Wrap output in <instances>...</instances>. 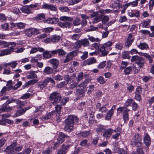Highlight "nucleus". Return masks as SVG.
<instances>
[{
  "label": "nucleus",
  "instance_id": "obj_11",
  "mask_svg": "<svg viewBox=\"0 0 154 154\" xmlns=\"http://www.w3.org/2000/svg\"><path fill=\"white\" fill-rule=\"evenodd\" d=\"M134 39V37L131 34H129L126 39V42L125 45L126 48H128L131 46Z\"/></svg>",
  "mask_w": 154,
  "mask_h": 154
},
{
  "label": "nucleus",
  "instance_id": "obj_28",
  "mask_svg": "<svg viewBox=\"0 0 154 154\" xmlns=\"http://www.w3.org/2000/svg\"><path fill=\"white\" fill-rule=\"evenodd\" d=\"M142 54L141 55L143 56L149 60V63H151L152 61V59L154 57V55L152 54L149 55L146 53H141Z\"/></svg>",
  "mask_w": 154,
  "mask_h": 154
},
{
  "label": "nucleus",
  "instance_id": "obj_3",
  "mask_svg": "<svg viewBox=\"0 0 154 154\" xmlns=\"http://www.w3.org/2000/svg\"><path fill=\"white\" fill-rule=\"evenodd\" d=\"M75 74H73L71 76L69 77L68 75H66L64 77V79L67 82L66 84H71L69 86L70 89H73L77 86L78 82H76V79Z\"/></svg>",
  "mask_w": 154,
  "mask_h": 154
},
{
  "label": "nucleus",
  "instance_id": "obj_41",
  "mask_svg": "<svg viewBox=\"0 0 154 154\" xmlns=\"http://www.w3.org/2000/svg\"><path fill=\"white\" fill-rule=\"evenodd\" d=\"M81 44L84 46H88L89 45V43L87 39H85L81 40Z\"/></svg>",
  "mask_w": 154,
  "mask_h": 154
},
{
  "label": "nucleus",
  "instance_id": "obj_58",
  "mask_svg": "<svg viewBox=\"0 0 154 154\" xmlns=\"http://www.w3.org/2000/svg\"><path fill=\"white\" fill-rule=\"evenodd\" d=\"M100 46V44L99 43H94L92 44L91 47L94 48L96 50H99V51Z\"/></svg>",
  "mask_w": 154,
  "mask_h": 154
},
{
  "label": "nucleus",
  "instance_id": "obj_47",
  "mask_svg": "<svg viewBox=\"0 0 154 154\" xmlns=\"http://www.w3.org/2000/svg\"><path fill=\"white\" fill-rule=\"evenodd\" d=\"M60 10L62 12H67L69 11L70 9L67 7H61L59 8Z\"/></svg>",
  "mask_w": 154,
  "mask_h": 154
},
{
  "label": "nucleus",
  "instance_id": "obj_37",
  "mask_svg": "<svg viewBox=\"0 0 154 154\" xmlns=\"http://www.w3.org/2000/svg\"><path fill=\"white\" fill-rule=\"evenodd\" d=\"M90 134L91 132L89 131H86L78 134L80 136H82L83 137H87Z\"/></svg>",
  "mask_w": 154,
  "mask_h": 154
},
{
  "label": "nucleus",
  "instance_id": "obj_50",
  "mask_svg": "<svg viewBox=\"0 0 154 154\" xmlns=\"http://www.w3.org/2000/svg\"><path fill=\"white\" fill-rule=\"evenodd\" d=\"M70 145H67L65 146L64 144H63L62 146V148L64 151V154H65L67 152L66 151L69 149Z\"/></svg>",
  "mask_w": 154,
  "mask_h": 154
},
{
  "label": "nucleus",
  "instance_id": "obj_18",
  "mask_svg": "<svg viewBox=\"0 0 154 154\" xmlns=\"http://www.w3.org/2000/svg\"><path fill=\"white\" fill-rule=\"evenodd\" d=\"M35 73V72L33 71L28 72L26 75V78L29 79L36 78L37 76Z\"/></svg>",
  "mask_w": 154,
  "mask_h": 154
},
{
  "label": "nucleus",
  "instance_id": "obj_31",
  "mask_svg": "<svg viewBox=\"0 0 154 154\" xmlns=\"http://www.w3.org/2000/svg\"><path fill=\"white\" fill-rule=\"evenodd\" d=\"M135 67L134 66H128L125 68L124 71L125 74L126 75H129L130 73V72L132 71V70Z\"/></svg>",
  "mask_w": 154,
  "mask_h": 154
},
{
  "label": "nucleus",
  "instance_id": "obj_5",
  "mask_svg": "<svg viewBox=\"0 0 154 154\" xmlns=\"http://www.w3.org/2000/svg\"><path fill=\"white\" fill-rule=\"evenodd\" d=\"M49 98L50 101H53L52 104L55 105L60 102L61 95L59 93L54 91L50 94Z\"/></svg>",
  "mask_w": 154,
  "mask_h": 154
},
{
  "label": "nucleus",
  "instance_id": "obj_54",
  "mask_svg": "<svg viewBox=\"0 0 154 154\" xmlns=\"http://www.w3.org/2000/svg\"><path fill=\"white\" fill-rule=\"evenodd\" d=\"M25 32L27 36H30L32 35V29H26Z\"/></svg>",
  "mask_w": 154,
  "mask_h": 154
},
{
  "label": "nucleus",
  "instance_id": "obj_36",
  "mask_svg": "<svg viewBox=\"0 0 154 154\" xmlns=\"http://www.w3.org/2000/svg\"><path fill=\"white\" fill-rule=\"evenodd\" d=\"M43 54L44 57L46 59L50 58L52 56L50 51H45L43 53Z\"/></svg>",
  "mask_w": 154,
  "mask_h": 154
},
{
  "label": "nucleus",
  "instance_id": "obj_45",
  "mask_svg": "<svg viewBox=\"0 0 154 154\" xmlns=\"http://www.w3.org/2000/svg\"><path fill=\"white\" fill-rule=\"evenodd\" d=\"M9 43L0 40V46H2L4 48L7 47L9 46Z\"/></svg>",
  "mask_w": 154,
  "mask_h": 154
},
{
  "label": "nucleus",
  "instance_id": "obj_59",
  "mask_svg": "<svg viewBox=\"0 0 154 154\" xmlns=\"http://www.w3.org/2000/svg\"><path fill=\"white\" fill-rule=\"evenodd\" d=\"M110 112V111H108L106 114L105 117L106 120H109L111 119V117L113 114Z\"/></svg>",
  "mask_w": 154,
  "mask_h": 154
},
{
  "label": "nucleus",
  "instance_id": "obj_64",
  "mask_svg": "<svg viewBox=\"0 0 154 154\" xmlns=\"http://www.w3.org/2000/svg\"><path fill=\"white\" fill-rule=\"evenodd\" d=\"M58 53L59 55L64 56L66 54V52L62 49H58Z\"/></svg>",
  "mask_w": 154,
  "mask_h": 154
},
{
  "label": "nucleus",
  "instance_id": "obj_38",
  "mask_svg": "<svg viewBox=\"0 0 154 154\" xmlns=\"http://www.w3.org/2000/svg\"><path fill=\"white\" fill-rule=\"evenodd\" d=\"M61 104L60 105L57 104L55 107V111L57 112L58 114H60V112L61 110L62 109V107H61Z\"/></svg>",
  "mask_w": 154,
  "mask_h": 154
},
{
  "label": "nucleus",
  "instance_id": "obj_61",
  "mask_svg": "<svg viewBox=\"0 0 154 154\" xmlns=\"http://www.w3.org/2000/svg\"><path fill=\"white\" fill-rule=\"evenodd\" d=\"M106 105H105L104 106L100 107L99 109V111L102 113L106 112L107 110V109L106 107Z\"/></svg>",
  "mask_w": 154,
  "mask_h": 154
},
{
  "label": "nucleus",
  "instance_id": "obj_26",
  "mask_svg": "<svg viewBox=\"0 0 154 154\" xmlns=\"http://www.w3.org/2000/svg\"><path fill=\"white\" fill-rule=\"evenodd\" d=\"M42 58V56L41 55L37 54L36 56L32 57L30 62L33 63L38 62V61L41 60Z\"/></svg>",
  "mask_w": 154,
  "mask_h": 154
},
{
  "label": "nucleus",
  "instance_id": "obj_63",
  "mask_svg": "<svg viewBox=\"0 0 154 154\" xmlns=\"http://www.w3.org/2000/svg\"><path fill=\"white\" fill-rule=\"evenodd\" d=\"M54 79L56 80L60 81L63 80V77L59 74H57V75H55V76L54 77Z\"/></svg>",
  "mask_w": 154,
  "mask_h": 154
},
{
  "label": "nucleus",
  "instance_id": "obj_48",
  "mask_svg": "<svg viewBox=\"0 0 154 154\" xmlns=\"http://www.w3.org/2000/svg\"><path fill=\"white\" fill-rule=\"evenodd\" d=\"M88 36L89 40L92 42H98L100 41L98 38H95L94 37L90 36L89 35H88Z\"/></svg>",
  "mask_w": 154,
  "mask_h": 154
},
{
  "label": "nucleus",
  "instance_id": "obj_17",
  "mask_svg": "<svg viewBox=\"0 0 154 154\" xmlns=\"http://www.w3.org/2000/svg\"><path fill=\"white\" fill-rule=\"evenodd\" d=\"M85 89L81 88L80 89H77L76 91V96L78 98L80 99L85 95Z\"/></svg>",
  "mask_w": 154,
  "mask_h": 154
},
{
  "label": "nucleus",
  "instance_id": "obj_23",
  "mask_svg": "<svg viewBox=\"0 0 154 154\" xmlns=\"http://www.w3.org/2000/svg\"><path fill=\"white\" fill-rule=\"evenodd\" d=\"M140 49L142 50H147L149 48L148 45L145 42H141L137 46Z\"/></svg>",
  "mask_w": 154,
  "mask_h": 154
},
{
  "label": "nucleus",
  "instance_id": "obj_33",
  "mask_svg": "<svg viewBox=\"0 0 154 154\" xmlns=\"http://www.w3.org/2000/svg\"><path fill=\"white\" fill-rule=\"evenodd\" d=\"M60 37L59 35H54L51 37V38H49V40L51 39V41L53 42H57L60 40Z\"/></svg>",
  "mask_w": 154,
  "mask_h": 154
},
{
  "label": "nucleus",
  "instance_id": "obj_13",
  "mask_svg": "<svg viewBox=\"0 0 154 154\" xmlns=\"http://www.w3.org/2000/svg\"><path fill=\"white\" fill-rule=\"evenodd\" d=\"M97 60L94 57L90 58L88 59L85 60L83 62V64L84 66L87 65H90L96 63Z\"/></svg>",
  "mask_w": 154,
  "mask_h": 154
},
{
  "label": "nucleus",
  "instance_id": "obj_51",
  "mask_svg": "<svg viewBox=\"0 0 154 154\" xmlns=\"http://www.w3.org/2000/svg\"><path fill=\"white\" fill-rule=\"evenodd\" d=\"M137 148L136 149V150L135 151L138 154H144V153L143 152V149L142 147V146L139 147H137Z\"/></svg>",
  "mask_w": 154,
  "mask_h": 154
},
{
  "label": "nucleus",
  "instance_id": "obj_14",
  "mask_svg": "<svg viewBox=\"0 0 154 154\" xmlns=\"http://www.w3.org/2000/svg\"><path fill=\"white\" fill-rule=\"evenodd\" d=\"M48 62L52 65L53 68L54 69L57 68L59 63V60L55 58L50 59L48 61Z\"/></svg>",
  "mask_w": 154,
  "mask_h": 154
},
{
  "label": "nucleus",
  "instance_id": "obj_12",
  "mask_svg": "<svg viewBox=\"0 0 154 154\" xmlns=\"http://www.w3.org/2000/svg\"><path fill=\"white\" fill-rule=\"evenodd\" d=\"M142 91V88L140 87H137L136 89L135 99L138 101H140L142 99L141 94Z\"/></svg>",
  "mask_w": 154,
  "mask_h": 154
},
{
  "label": "nucleus",
  "instance_id": "obj_8",
  "mask_svg": "<svg viewBox=\"0 0 154 154\" xmlns=\"http://www.w3.org/2000/svg\"><path fill=\"white\" fill-rule=\"evenodd\" d=\"M17 146L16 143L14 142L7 147L5 151L8 154H14L16 153L15 147Z\"/></svg>",
  "mask_w": 154,
  "mask_h": 154
},
{
  "label": "nucleus",
  "instance_id": "obj_43",
  "mask_svg": "<svg viewBox=\"0 0 154 154\" xmlns=\"http://www.w3.org/2000/svg\"><path fill=\"white\" fill-rule=\"evenodd\" d=\"M114 131L116 132H117L115 134L112 135V137L113 139H115V140H117L118 139V137L120 134L121 133V131H120V130H119V131H118V130L116 131V130H114Z\"/></svg>",
  "mask_w": 154,
  "mask_h": 154
},
{
  "label": "nucleus",
  "instance_id": "obj_20",
  "mask_svg": "<svg viewBox=\"0 0 154 154\" xmlns=\"http://www.w3.org/2000/svg\"><path fill=\"white\" fill-rule=\"evenodd\" d=\"M30 107L28 106L22 109L18 110L16 112V115L17 116H20L24 113L26 111L29 109Z\"/></svg>",
  "mask_w": 154,
  "mask_h": 154
},
{
  "label": "nucleus",
  "instance_id": "obj_6",
  "mask_svg": "<svg viewBox=\"0 0 154 154\" xmlns=\"http://www.w3.org/2000/svg\"><path fill=\"white\" fill-rule=\"evenodd\" d=\"M131 62H135L140 68H143L145 65V61L144 59L137 55L134 56L131 59Z\"/></svg>",
  "mask_w": 154,
  "mask_h": 154
},
{
  "label": "nucleus",
  "instance_id": "obj_46",
  "mask_svg": "<svg viewBox=\"0 0 154 154\" xmlns=\"http://www.w3.org/2000/svg\"><path fill=\"white\" fill-rule=\"evenodd\" d=\"M81 23V20L78 18L75 19L73 21V24L74 26L79 25H80Z\"/></svg>",
  "mask_w": 154,
  "mask_h": 154
},
{
  "label": "nucleus",
  "instance_id": "obj_25",
  "mask_svg": "<svg viewBox=\"0 0 154 154\" xmlns=\"http://www.w3.org/2000/svg\"><path fill=\"white\" fill-rule=\"evenodd\" d=\"M151 20L150 19H148L147 20H144L141 22V25L142 27L144 28H148L149 26V23Z\"/></svg>",
  "mask_w": 154,
  "mask_h": 154
},
{
  "label": "nucleus",
  "instance_id": "obj_19",
  "mask_svg": "<svg viewBox=\"0 0 154 154\" xmlns=\"http://www.w3.org/2000/svg\"><path fill=\"white\" fill-rule=\"evenodd\" d=\"M12 109V107H10L7 103L1 108L0 109V112H8L11 111Z\"/></svg>",
  "mask_w": 154,
  "mask_h": 154
},
{
  "label": "nucleus",
  "instance_id": "obj_35",
  "mask_svg": "<svg viewBox=\"0 0 154 154\" xmlns=\"http://www.w3.org/2000/svg\"><path fill=\"white\" fill-rule=\"evenodd\" d=\"M90 80L88 79H86L83 82L81 83L79 85V86L81 87L82 88H81L84 89V88H85L87 85V84L89 83Z\"/></svg>",
  "mask_w": 154,
  "mask_h": 154
},
{
  "label": "nucleus",
  "instance_id": "obj_10",
  "mask_svg": "<svg viewBox=\"0 0 154 154\" xmlns=\"http://www.w3.org/2000/svg\"><path fill=\"white\" fill-rule=\"evenodd\" d=\"M99 13H100L99 11L93 12L90 14V16L92 18L96 17L94 19L93 21L94 23H97L101 20L102 16L101 15H99Z\"/></svg>",
  "mask_w": 154,
  "mask_h": 154
},
{
  "label": "nucleus",
  "instance_id": "obj_29",
  "mask_svg": "<svg viewBox=\"0 0 154 154\" xmlns=\"http://www.w3.org/2000/svg\"><path fill=\"white\" fill-rule=\"evenodd\" d=\"M58 21V18L53 17L49 18L46 20V22L48 23L54 24L56 23Z\"/></svg>",
  "mask_w": 154,
  "mask_h": 154
},
{
  "label": "nucleus",
  "instance_id": "obj_57",
  "mask_svg": "<svg viewBox=\"0 0 154 154\" xmlns=\"http://www.w3.org/2000/svg\"><path fill=\"white\" fill-rule=\"evenodd\" d=\"M16 26L20 29H23L25 28V24L22 22L16 23Z\"/></svg>",
  "mask_w": 154,
  "mask_h": 154
},
{
  "label": "nucleus",
  "instance_id": "obj_1",
  "mask_svg": "<svg viewBox=\"0 0 154 154\" xmlns=\"http://www.w3.org/2000/svg\"><path fill=\"white\" fill-rule=\"evenodd\" d=\"M79 120V119L75 116L71 115L69 116L66 119L64 130L67 132L71 131L73 130L74 122L78 123Z\"/></svg>",
  "mask_w": 154,
  "mask_h": 154
},
{
  "label": "nucleus",
  "instance_id": "obj_49",
  "mask_svg": "<svg viewBox=\"0 0 154 154\" xmlns=\"http://www.w3.org/2000/svg\"><path fill=\"white\" fill-rule=\"evenodd\" d=\"M17 100V99L13 98H11L9 99L8 98L6 101V103H7V104L14 102H15L16 103Z\"/></svg>",
  "mask_w": 154,
  "mask_h": 154
},
{
  "label": "nucleus",
  "instance_id": "obj_42",
  "mask_svg": "<svg viewBox=\"0 0 154 154\" xmlns=\"http://www.w3.org/2000/svg\"><path fill=\"white\" fill-rule=\"evenodd\" d=\"M97 81L100 84H103L106 82V81L103 77L100 76L97 79Z\"/></svg>",
  "mask_w": 154,
  "mask_h": 154
},
{
  "label": "nucleus",
  "instance_id": "obj_27",
  "mask_svg": "<svg viewBox=\"0 0 154 154\" xmlns=\"http://www.w3.org/2000/svg\"><path fill=\"white\" fill-rule=\"evenodd\" d=\"M53 72V68L49 66L46 67L43 70V73L45 75L50 74L52 73Z\"/></svg>",
  "mask_w": 154,
  "mask_h": 154
},
{
  "label": "nucleus",
  "instance_id": "obj_22",
  "mask_svg": "<svg viewBox=\"0 0 154 154\" xmlns=\"http://www.w3.org/2000/svg\"><path fill=\"white\" fill-rule=\"evenodd\" d=\"M114 130L111 128H109L106 130L103 134V136L104 137H109L113 133Z\"/></svg>",
  "mask_w": 154,
  "mask_h": 154
},
{
  "label": "nucleus",
  "instance_id": "obj_16",
  "mask_svg": "<svg viewBox=\"0 0 154 154\" xmlns=\"http://www.w3.org/2000/svg\"><path fill=\"white\" fill-rule=\"evenodd\" d=\"M143 141L145 145L147 147L150 144L151 140L150 136L147 133H146L143 138Z\"/></svg>",
  "mask_w": 154,
  "mask_h": 154
},
{
  "label": "nucleus",
  "instance_id": "obj_56",
  "mask_svg": "<svg viewBox=\"0 0 154 154\" xmlns=\"http://www.w3.org/2000/svg\"><path fill=\"white\" fill-rule=\"evenodd\" d=\"M83 77V73L82 72H79L77 78H76L77 80V82H79L81 81Z\"/></svg>",
  "mask_w": 154,
  "mask_h": 154
},
{
  "label": "nucleus",
  "instance_id": "obj_60",
  "mask_svg": "<svg viewBox=\"0 0 154 154\" xmlns=\"http://www.w3.org/2000/svg\"><path fill=\"white\" fill-rule=\"evenodd\" d=\"M149 8L150 11L152 10L154 6V0H150L149 3Z\"/></svg>",
  "mask_w": 154,
  "mask_h": 154
},
{
  "label": "nucleus",
  "instance_id": "obj_21",
  "mask_svg": "<svg viewBox=\"0 0 154 154\" xmlns=\"http://www.w3.org/2000/svg\"><path fill=\"white\" fill-rule=\"evenodd\" d=\"M20 10L23 12L28 14L32 13L31 9H29L28 5L23 6Z\"/></svg>",
  "mask_w": 154,
  "mask_h": 154
},
{
  "label": "nucleus",
  "instance_id": "obj_15",
  "mask_svg": "<svg viewBox=\"0 0 154 154\" xmlns=\"http://www.w3.org/2000/svg\"><path fill=\"white\" fill-rule=\"evenodd\" d=\"M48 83L46 79L43 81H39L37 84V87L41 90H42L46 87Z\"/></svg>",
  "mask_w": 154,
  "mask_h": 154
},
{
  "label": "nucleus",
  "instance_id": "obj_44",
  "mask_svg": "<svg viewBox=\"0 0 154 154\" xmlns=\"http://www.w3.org/2000/svg\"><path fill=\"white\" fill-rule=\"evenodd\" d=\"M54 112V111L47 113L45 116H43L42 117V119L46 120L50 118L53 115V113Z\"/></svg>",
  "mask_w": 154,
  "mask_h": 154
},
{
  "label": "nucleus",
  "instance_id": "obj_24",
  "mask_svg": "<svg viewBox=\"0 0 154 154\" xmlns=\"http://www.w3.org/2000/svg\"><path fill=\"white\" fill-rule=\"evenodd\" d=\"M13 50V48H11L10 49H7L2 50L0 54V56L10 54Z\"/></svg>",
  "mask_w": 154,
  "mask_h": 154
},
{
  "label": "nucleus",
  "instance_id": "obj_53",
  "mask_svg": "<svg viewBox=\"0 0 154 154\" xmlns=\"http://www.w3.org/2000/svg\"><path fill=\"white\" fill-rule=\"evenodd\" d=\"M32 96V95L31 94L29 93H26L21 96L20 98L23 99H27L29 98L30 96Z\"/></svg>",
  "mask_w": 154,
  "mask_h": 154
},
{
  "label": "nucleus",
  "instance_id": "obj_7",
  "mask_svg": "<svg viewBox=\"0 0 154 154\" xmlns=\"http://www.w3.org/2000/svg\"><path fill=\"white\" fill-rule=\"evenodd\" d=\"M59 19L61 21L65 22H64V28H69L72 26V24L70 22L73 20L72 18L66 16H63L60 17Z\"/></svg>",
  "mask_w": 154,
  "mask_h": 154
},
{
  "label": "nucleus",
  "instance_id": "obj_34",
  "mask_svg": "<svg viewBox=\"0 0 154 154\" xmlns=\"http://www.w3.org/2000/svg\"><path fill=\"white\" fill-rule=\"evenodd\" d=\"M129 54V52L127 51H123L122 53V57L124 59H129L131 57Z\"/></svg>",
  "mask_w": 154,
  "mask_h": 154
},
{
  "label": "nucleus",
  "instance_id": "obj_4",
  "mask_svg": "<svg viewBox=\"0 0 154 154\" xmlns=\"http://www.w3.org/2000/svg\"><path fill=\"white\" fill-rule=\"evenodd\" d=\"M131 142V145L133 146H135L136 147L142 146V138L137 133H135L133 136Z\"/></svg>",
  "mask_w": 154,
  "mask_h": 154
},
{
  "label": "nucleus",
  "instance_id": "obj_30",
  "mask_svg": "<svg viewBox=\"0 0 154 154\" xmlns=\"http://www.w3.org/2000/svg\"><path fill=\"white\" fill-rule=\"evenodd\" d=\"M102 16L101 20L103 25L106 24L109 21V17L108 16L101 15Z\"/></svg>",
  "mask_w": 154,
  "mask_h": 154
},
{
  "label": "nucleus",
  "instance_id": "obj_32",
  "mask_svg": "<svg viewBox=\"0 0 154 154\" xmlns=\"http://www.w3.org/2000/svg\"><path fill=\"white\" fill-rule=\"evenodd\" d=\"M130 111L129 109H125L123 111V117L125 121H127L129 119L128 114V112Z\"/></svg>",
  "mask_w": 154,
  "mask_h": 154
},
{
  "label": "nucleus",
  "instance_id": "obj_40",
  "mask_svg": "<svg viewBox=\"0 0 154 154\" xmlns=\"http://www.w3.org/2000/svg\"><path fill=\"white\" fill-rule=\"evenodd\" d=\"M112 11V10L109 9H102L99 11V13L101 14L102 15H104L103 14H105L110 13Z\"/></svg>",
  "mask_w": 154,
  "mask_h": 154
},
{
  "label": "nucleus",
  "instance_id": "obj_39",
  "mask_svg": "<svg viewBox=\"0 0 154 154\" xmlns=\"http://www.w3.org/2000/svg\"><path fill=\"white\" fill-rule=\"evenodd\" d=\"M16 103L19 107L21 108L24 106L26 102L24 101H21L17 99Z\"/></svg>",
  "mask_w": 154,
  "mask_h": 154
},
{
  "label": "nucleus",
  "instance_id": "obj_9",
  "mask_svg": "<svg viewBox=\"0 0 154 154\" xmlns=\"http://www.w3.org/2000/svg\"><path fill=\"white\" fill-rule=\"evenodd\" d=\"M77 54V51L75 50L68 53L66 56V58L63 61L64 63H67L70 61L73 57Z\"/></svg>",
  "mask_w": 154,
  "mask_h": 154
},
{
  "label": "nucleus",
  "instance_id": "obj_62",
  "mask_svg": "<svg viewBox=\"0 0 154 154\" xmlns=\"http://www.w3.org/2000/svg\"><path fill=\"white\" fill-rule=\"evenodd\" d=\"M96 130L98 132H102L103 131V127L101 125H98L96 128Z\"/></svg>",
  "mask_w": 154,
  "mask_h": 154
},
{
  "label": "nucleus",
  "instance_id": "obj_52",
  "mask_svg": "<svg viewBox=\"0 0 154 154\" xmlns=\"http://www.w3.org/2000/svg\"><path fill=\"white\" fill-rule=\"evenodd\" d=\"M68 100L69 98H64L62 99V97H61V99L60 100V101L59 103L61 104V105L63 106L65 104Z\"/></svg>",
  "mask_w": 154,
  "mask_h": 154
},
{
  "label": "nucleus",
  "instance_id": "obj_55",
  "mask_svg": "<svg viewBox=\"0 0 154 154\" xmlns=\"http://www.w3.org/2000/svg\"><path fill=\"white\" fill-rule=\"evenodd\" d=\"M123 45L122 43H118L116 44L115 47L116 49H117L118 50H122V49L123 48Z\"/></svg>",
  "mask_w": 154,
  "mask_h": 154
},
{
  "label": "nucleus",
  "instance_id": "obj_2",
  "mask_svg": "<svg viewBox=\"0 0 154 154\" xmlns=\"http://www.w3.org/2000/svg\"><path fill=\"white\" fill-rule=\"evenodd\" d=\"M113 44V42L109 41L103 44L99 49V51L101 53L100 56L104 57L107 55L109 51L112 50V48L110 47Z\"/></svg>",
  "mask_w": 154,
  "mask_h": 154
}]
</instances>
